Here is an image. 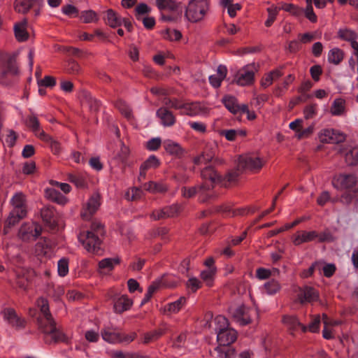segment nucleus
<instances>
[{
    "label": "nucleus",
    "instance_id": "obj_1",
    "mask_svg": "<svg viewBox=\"0 0 358 358\" xmlns=\"http://www.w3.org/2000/svg\"><path fill=\"white\" fill-rule=\"evenodd\" d=\"M103 227L101 224H93L90 231L80 233L78 235V240L86 250L97 253L101 244L99 236L103 235Z\"/></svg>",
    "mask_w": 358,
    "mask_h": 358
},
{
    "label": "nucleus",
    "instance_id": "obj_2",
    "mask_svg": "<svg viewBox=\"0 0 358 358\" xmlns=\"http://www.w3.org/2000/svg\"><path fill=\"white\" fill-rule=\"evenodd\" d=\"M210 8L208 0H189L185 9L184 17L191 23L203 20Z\"/></svg>",
    "mask_w": 358,
    "mask_h": 358
},
{
    "label": "nucleus",
    "instance_id": "obj_3",
    "mask_svg": "<svg viewBox=\"0 0 358 358\" xmlns=\"http://www.w3.org/2000/svg\"><path fill=\"white\" fill-rule=\"evenodd\" d=\"M332 186L340 191L358 194V176L354 173H339L331 180Z\"/></svg>",
    "mask_w": 358,
    "mask_h": 358
},
{
    "label": "nucleus",
    "instance_id": "obj_4",
    "mask_svg": "<svg viewBox=\"0 0 358 358\" xmlns=\"http://www.w3.org/2000/svg\"><path fill=\"white\" fill-rule=\"evenodd\" d=\"M39 328L45 334V341L47 343H69L70 341L67 335L56 327L55 320L48 324H45L43 320H41Z\"/></svg>",
    "mask_w": 358,
    "mask_h": 358
},
{
    "label": "nucleus",
    "instance_id": "obj_5",
    "mask_svg": "<svg viewBox=\"0 0 358 358\" xmlns=\"http://www.w3.org/2000/svg\"><path fill=\"white\" fill-rule=\"evenodd\" d=\"M256 71L254 64H246L235 73L233 83L241 87L252 85L255 82Z\"/></svg>",
    "mask_w": 358,
    "mask_h": 358
},
{
    "label": "nucleus",
    "instance_id": "obj_6",
    "mask_svg": "<svg viewBox=\"0 0 358 358\" xmlns=\"http://www.w3.org/2000/svg\"><path fill=\"white\" fill-rule=\"evenodd\" d=\"M264 164L265 161L263 158L255 155H248L240 157L238 167L251 173H257L262 169Z\"/></svg>",
    "mask_w": 358,
    "mask_h": 358
},
{
    "label": "nucleus",
    "instance_id": "obj_7",
    "mask_svg": "<svg viewBox=\"0 0 358 358\" xmlns=\"http://www.w3.org/2000/svg\"><path fill=\"white\" fill-rule=\"evenodd\" d=\"M201 176L203 180V185L199 187L201 191L211 189L221 181V176L210 166L204 168Z\"/></svg>",
    "mask_w": 358,
    "mask_h": 358
},
{
    "label": "nucleus",
    "instance_id": "obj_8",
    "mask_svg": "<svg viewBox=\"0 0 358 358\" xmlns=\"http://www.w3.org/2000/svg\"><path fill=\"white\" fill-rule=\"evenodd\" d=\"M42 232L41 225L36 222H25L21 225L18 236L24 241L35 240Z\"/></svg>",
    "mask_w": 358,
    "mask_h": 358
},
{
    "label": "nucleus",
    "instance_id": "obj_9",
    "mask_svg": "<svg viewBox=\"0 0 358 358\" xmlns=\"http://www.w3.org/2000/svg\"><path fill=\"white\" fill-rule=\"evenodd\" d=\"M253 311L252 308L243 304L237 307H231L229 309L233 318L242 326L247 325L251 322V312Z\"/></svg>",
    "mask_w": 358,
    "mask_h": 358
},
{
    "label": "nucleus",
    "instance_id": "obj_10",
    "mask_svg": "<svg viewBox=\"0 0 358 358\" xmlns=\"http://www.w3.org/2000/svg\"><path fill=\"white\" fill-rule=\"evenodd\" d=\"M318 137L320 141L324 143H339L345 140V135L343 132L331 128L322 129Z\"/></svg>",
    "mask_w": 358,
    "mask_h": 358
},
{
    "label": "nucleus",
    "instance_id": "obj_11",
    "mask_svg": "<svg viewBox=\"0 0 358 358\" xmlns=\"http://www.w3.org/2000/svg\"><path fill=\"white\" fill-rule=\"evenodd\" d=\"M209 111V108H208L203 103L191 102L183 103L180 114L188 116H197L206 115Z\"/></svg>",
    "mask_w": 358,
    "mask_h": 358
},
{
    "label": "nucleus",
    "instance_id": "obj_12",
    "mask_svg": "<svg viewBox=\"0 0 358 358\" xmlns=\"http://www.w3.org/2000/svg\"><path fill=\"white\" fill-rule=\"evenodd\" d=\"M303 120L301 118L296 119L289 124L290 129L295 132V137L297 139H303L310 137L315 129V124H312L306 129H302Z\"/></svg>",
    "mask_w": 358,
    "mask_h": 358
},
{
    "label": "nucleus",
    "instance_id": "obj_13",
    "mask_svg": "<svg viewBox=\"0 0 358 358\" xmlns=\"http://www.w3.org/2000/svg\"><path fill=\"white\" fill-rule=\"evenodd\" d=\"M101 205V196L99 194H94L88 199L85 206L81 212V217L89 220L96 212Z\"/></svg>",
    "mask_w": 358,
    "mask_h": 358
},
{
    "label": "nucleus",
    "instance_id": "obj_14",
    "mask_svg": "<svg viewBox=\"0 0 358 358\" xmlns=\"http://www.w3.org/2000/svg\"><path fill=\"white\" fill-rule=\"evenodd\" d=\"M237 336L238 333L233 328L218 330L217 333V346H231L236 341Z\"/></svg>",
    "mask_w": 358,
    "mask_h": 358
},
{
    "label": "nucleus",
    "instance_id": "obj_15",
    "mask_svg": "<svg viewBox=\"0 0 358 358\" xmlns=\"http://www.w3.org/2000/svg\"><path fill=\"white\" fill-rule=\"evenodd\" d=\"M187 304V298L180 296L176 301L168 303L161 308L160 311L167 315L171 316L178 313Z\"/></svg>",
    "mask_w": 358,
    "mask_h": 358
},
{
    "label": "nucleus",
    "instance_id": "obj_16",
    "mask_svg": "<svg viewBox=\"0 0 358 358\" xmlns=\"http://www.w3.org/2000/svg\"><path fill=\"white\" fill-rule=\"evenodd\" d=\"M121 259L119 257L113 258H104L99 262L97 272L102 275H106L110 274L115 266L120 264Z\"/></svg>",
    "mask_w": 358,
    "mask_h": 358
},
{
    "label": "nucleus",
    "instance_id": "obj_17",
    "mask_svg": "<svg viewBox=\"0 0 358 358\" xmlns=\"http://www.w3.org/2000/svg\"><path fill=\"white\" fill-rule=\"evenodd\" d=\"M317 231H298L292 236V241L295 246L316 240Z\"/></svg>",
    "mask_w": 358,
    "mask_h": 358
},
{
    "label": "nucleus",
    "instance_id": "obj_18",
    "mask_svg": "<svg viewBox=\"0 0 358 358\" xmlns=\"http://www.w3.org/2000/svg\"><path fill=\"white\" fill-rule=\"evenodd\" d=\"M36 305L40 308L41 316L38 318V326L40 327V322L43 320L45 324H48L54 321L49 308V303L47 299L41 297L37 299Z\"/></svg>",
    "mask_w": 358,
    "mask_h": 358
},
{
    "label": "nucleus",
    "instance_id": "obj_19",
    "mask_svg": "<svg viewBox=\"0 0 358 358\" xmlns=\"http://www.w3.org/2000/svg\"><path fill=\"white\" fill-rule=\"evenodd\" d=\"M133 300L127 295L122 294L117 297L114 301L113 309L116 313L121 314L129 310L133 306Z\"/></svg>",
    "mask_w": 358,
    "mask_h": 358
},
{
    "label": "nucleus",
    "instance_id": "obj_20",
    "mask_svg": "<svg viewBox=\"0 0 358 358\" xmlns=\"http://www.w3.org/2000/svg\"><path fill=\"white\" fill-rule=\"evenodd\" d=\"M282 322L291 331L292 334H294L299 329H301L303 333L308 331L307 326L302 324L294 315H285Z\"/></svg>",
    "mask_w": 358,
    "mask_h": 358
},
{
    "label": "nucleus",
    "instance_id": "obj_21",
    "mask_svg": "<svg viewBox=\"0 0 358 358\" xmlns=\"http://www.w3.org/2000/svg\"><path fill=\"white\" fill-rule=\"evenodd\" d=\"M10 204L13 206L12 211L22 212L24 215L27 214L26 196L23 193H15L10 199Z\"/></svg>",
    "mask_w": 358,
    "mask_h": 358
},
{
    "label": "nucleus",
    "instance_id": "obj_22",
    "mask_svg": "<svg viewBox=\"0 0 358 358\" xmlns=\"http://www.w3.org/2000/svg\"><path fill=\"white\" fill-rule=\"evenodd\" d=\"M3 318L14 327L22 328L25 326V320L19 317L13 308H7L4 310Z\"/></svg>",
    "mask_w": 358,
    "mask_h": 358
},
{
    "label": "nucleus",
    "instance_id": "obj_23",
    "mask_svg": "<svg viewBox=\"0 0 358 358\" xmlns=\"http://www.w3.org/2000/svg\"><path fill=\"white\" fill-rule=\"evenodd\" d=\"M284 74L283 68L278 67L265 73L261 79L260 84L264 88L271 86L273 83L279 79Z\"/></svg>",
    "mask_w": 358,
    "mask_h": 358
},
{
    "label": "nucleus",
    "instance_id": "obj_24",
    "mask_svg": "<svg viewBox=\"0 0 358 358\" xmlns=\"http://www.w3.org/2000/svg\"><path fill=\"white\" fill-rule=\"evenodd\" d=\"M157 116L160 119L164 127H171L176 121L175 115L166 107L159 108L157 110Z\"/></svg>",
    "mask_w": 358,
    "mask_h": 358
},
{
    "label": "nucleus",
    "instance_id": "obj_25",
    "mask_svg": "<svg viewBox=\"0 0 358 358\" xmlns=\"http://www.w3.org/2000/svg\"><path fill=\"white\" fill-rule=\"evenodd\" d=\"M28 22L27 19H23L22 21L16 22L14 25V33L15 38L19 42H24L28 40L29 33L27 32Z\"/></svg>",
    "mask_w": 358,
    "mask_h": 358
},
{
    "label": "nucleus",
    "instance_id": "obj_26",
    "mask_svg": "<svg viewBox=\"0 0 358 358\" xmlns=\"http://www.w3.org/2000/svg\"><path fill=\"white\" fill-rule=\"evenodd\" d=\"M318 299L319 293L315 289L309 287L301 289L298 294V300L301 303H311L317 301Z\"/></svg>",
    "mask_w": 358,
    "mask_h": 358
},
{
    "label": "nucleus",
    "instance_id": "obj_27",
    "mask_svg": "<svg viewBox=\"0 0 358 358\" xmlns=\"http://www.w3.org/2000/svg\"><path fill=\"white\" fill-rule=\"evenodd\" d=\"M45 196L48 200L61 206H64L69 202V199L66 196L54 188H46L45 190Z\"/></svg>",
    "mask_w": 358,
    "mask_h": 358
},
{
    "label": "nucleus",
    "instance_id": "obj_28",
    "mask_svg": "<svg viewBox=\"0 0 358 358\" xmlns=\"http://www.w3.org/2000/svg\"><path fill=\"white\" fill-rule=\"evenodd\" d=\"M227 75V69L224 65H220L217 69L216 74L209 76V83L215 87H220L222 82L225 79Z\"/></svg>",
    "mask_w": 358,
    "mask_h": 358
},
{
    "label": "nucleus",
    "instance_id": "obj_29",
    "mask_svg": "<svg viewBox=\"0 0 358 358\" xmlns=\"http://www.w3.org/2000/svg\"><path fill=\"white\" fill-rule=\"evenodd\" d=\"M160 165V161L155 155H150L140 167V177L145 178L146 172L149 169H155Z\"/></svg>",
    "mask_w": 358,
    "mask_h": 358
},
{
    "label": "nucleus",
    "instance_id": "obj_30",
    "mask_svg": "<svg viewBox=\"0 0 358 358\" xmlns=\"http://www.w3.org/2000/svg\"><path fill=\"white\" fill-rule=\"evenodd\" d=\"M104 20L106 23L112 28L120 27L124 22V18L113 9L106 10Z\"/></svg>",
    "mask_w": 358,
    "mask_h": 358
},
{
    "label": "nucleus",
    "instance_id": "obj_31",
    "mask_svg": "<svg viewBox=\"0 0 358 358\" xmlns=\"http://www.w3.org/2000/svg\"><path fill=\"white\" fill-rule=\"evenodd\" d=\"M101 335L103 341L110 344L120 343V331L113 328H104L101 331Z\"/></svg>",
    "mask_w": 358,
    "mask_h": 358
},
{
    "label": "nucleus",
    "instance_id": "obj_32",
    "mask_svg": "<svg viewBox=\"0 0 358 358\" xmlns=\"http://www.w3.org/2000/svg\"><path fill=\"white\" fill-rule=\"evenodd\" d=\"M337 37L342 41L350 43L351 46H352L354 43L357 42L358 35L355 31L344 27L338 29Z\"/></svg>",
    "mask_w": 358,
    "mask_h": 358
},
{
    "label": "nucleus",
    "instance_id": "obj_33",
    "mask_svg": "<svg viewBox=\"0 0 358 358\" xmlns=\"http://www.w3.org/2000/svg\"><path fill=\"white\" fill-rule=\"evenodd\" d=\"M43 220L51 227L57 225V220L55 217V212L53 208L45 207L41 212Z\"/></svg>",
    "mask_w": 358,
    "mask_h": 358
},
{
    "label": "nucleus",
    "instance_id": "obj_34",
    "mask_svg": "<svg viewBox=\"0 0 358 358\" xmlns=\"http://www.w3.org/2000/svg\"><path fill=\"white\" fill-rule=\"evenodd\" d=\"M346 101L342 98H337L333 101L330 108V113L333 116H342L345 115Z\"/></svg>",
    "mask_w": 358,
    "mask_h": 358
},
{
    "label": "nucleus",
    "instance_id": "obj_35",
    "mask_svg": "<svg viewBox=\"0 0 358 358\" xmlns=\"http://www.w3.org/2000/svg\"><path fill=\"white\" fill-rule=\"evenodd\" d=\"M144 190L152 193H164L168 190V187L163 182H156L154 181H149L142 185Z\"/></svg>",
    "mask_w": 358,
    "mask_h": 358
},
{
    "label": "nucleus",
    "instance_id": "obj_36",
    "mask_svg": "<svg viewBox=\"0 0 358 358\" xmlns=\"http://www.w3.org/2000/svg\"><path fill=\"white\" fill-rule=\"evenodd\" d=\"M27 215L23 214L22 212L17 213L15 211H10L9 215L6 221L3 232L5 234L8 233V229L17 224L20 220L24 218Z\"/></svg>",
    "mask_w": 358,
    "mask_h": 358
},
{
    "label": "nucleus",
    "instance_id": "obj_37",
    "mask_svg": "<svg viewBox=\"0 0 358 358\" xmlns=\"http://www.w3.org/2000/svg\"><path fill=\"white\" fill-rule=\"evenodd\" d=\"M41 140L50 145V149L54 155H59L62 152V146L59 141L52 138V136L45 131L41 133Z\"/></svg>",
    "mask_w": 358,
    "mask_h": 358
},
{
    "label": "nucleus",
    "instance_id": "obj_38",
    "mask_svg": "<svg viewBox=\"0 0 358 358\" xmlns=\"http://www.w3.org/2000/svg\"><path fill=\"white\" fill-rule=\"evenodd\" d=\"M219 134L229 141H234L238 136H245L247 132L243 129H222L219 131Z\"/></svg>",
    "mask_w": 358,
    "mask_h": 358
},
{
    "label": "nucleus",
    "instance_id": "obj_39",
    "mask_svg": "<svg viewBox=\"0 0 358 358\" xmlns=\"http://www.w3.org/2000/svg\"><path fill=\"white\" fill-rule=\"evenodd\" d=\"M165 150L170 155L175 156H181L183 154V150L181 146L171 140H166L164 142Z\"/></svg>",
    "mask_w": 358,
    "mask_h": 358
},
{
    "label": "nucleus",
    "instance_id": "obj_40",
    "mask_svg": "<svg viewBox=\"0 0 358 358\" xmlns=\"http://www.w3.org/2000/svg\"><path fill=\"white\" fill-rule=\"evenodd\" d=\"M164 334V331L162 329L146 332L142 335L141 342L143 344H148L158 340Z\"/></svg>",
    "mask_w": 358,
    "mask_h": 358
},
{
    "label": "nucleus",
    "instance_id": "obj_41",
    "mask_svg": "<svg viewBox=\"0 0 358 358\" xmlns=\"http://www.w3.org/2000/svg\"><path fill=\"white\" fill-rule=\"evenodd\" d=\"M215 351L217 354V358H236V351L231 346H217Z\"/></svg>",
    "mask_w": 358,
    "mask_h": 358
},
{
    "label": "nucleus",
    "instance_id": "obj_42",
    "mask_svg": "<svg viewBox=\"0 0 358 358\" xmlns=\"http://www.w3.org/2000/svg\"><path fill=\"white\" fill-rule=\"evenodd\" d=\"M159 10L176 11L179 5L175 0H155Z\"/></svg>",
    "mask_w": 358,
    "mask_h": 358
},
{
    "label": "nucleus",
    "instance_id": "obj_43",
    "mask_svg": "<svg viewBox=\"0 0 358 358\" xmlns=\"http://www.w3.org/2000/svg\"><path fill=\"white\" fill-rule=\"evenodd\" d=\"M164 281V280H163ZM162 283V280H157L153 281L148 287L147 292L145 294L144 298L141 301V305H144L148 303L152 298V295L159 289ZM165 284L164 282H163Z\"/></svg>",
    "mask_w": 358,
    "mask_h": 358
},
{
    "label": "nucleus",
    "instance_id": "obj_44",
    "mask_svg": "<svg viewBox=\"0 0 358 358\" xmlns=\"http://www.w3.org/2000/svg\"><path fill=\"white\" fill-rule=\"evenodd\" d=\"M344 52L338 48L331 49L328 53V61L334 64L338 65L343 59Z\"/></svg>",
    "mask_w": 358,
    "mask_h": 358
},
{
    "label": "nucleus",
    "instance_id": "obj_45",
    "mask_svg": "<svg viewBox=\"0 0 358 358\" xmlns=\"http://www.w3.org/2000/svg\"><path fill=\"white\" fill-rule=\"evenodd\" d=\"M215 157L213 150H205L200 155L195 157L194 162L196 165L207 164L210 163Z\"/></svg>",
    "mask_w": 358,
    "mask_h": 358
},
{
    "label": "nucleus",
    "instance_id": "obj_46",
    "mask_svg": "<svg viewBox=\"0 0 358 358\" xmlns=\"http://www.w3.org/2000/svg\"><path fill=\"white\" fill-rule=\"evenodd\" d=\"M27 125L31 129L35 135L41 139V133L44 131L40 127L39 120L35 115H30L26 120Z\"/></svg>",
    "mask_w": 358,
    "mask_h": 358
},
{
    "label": "nucleus",
    "instance_id": "obj_47",
    "mask_svg": "<svg viewBox=\"0 0 358 358\" xmlns=\"http://www.w3.org/2000/svg\"><path fill=\"white\" fill-rule=\"evenodd\" d=\"M68 180L73 183L78 188H85L87 185V178L83 174H68Z\"/></svg>",
    "mask_w": 358,
    "mask_h": 358
},
{
    "label": "nucleus",
    "instance_id": "obj_48",
    "mask_svg": "<svg viewBox=\"0 0 358 358\" xmlns=\"http://www.w3.org/2000/svg\"><path fill=\"white\" fill-rule=\"evenodd\" d=\"M224 106L233 114L238 113V104L237 99L233 96H225L222 99Z\"/></svg>",
    "mask_w": 358,
    "mask_h": 358
},
{
    "label": "nucleus",
    "instance_id": "obj_49",
    "mask_svg": "<svg viewBox=\"0 0 358 358\" xmlns=\"http://www.w3.org/2000/svg\"><path fill=\"white\" fill-rule=\"evenodd\" d=\"M264 289L268 295H274L280 292L281 285L278 280L272 279L265 282L264 285Z\"/></svg>",
    "mask_w": 358,
    "mask_h": 358
},
{
    "label": "nucleus",
    "instance_id": "obj_50",
    "mask_svg": "<svg viewBox=\"0 0 358 358\" xmlns=\"http://www.w3.org/2000/svg\"><path fill=\"white\" fill-rule=\"evenodd\" d=\"M34 0H15L14 8L20 13H27L31 8Z\"/></svg>",
    "mask_w": 358,
    "mask_h": 358
},
{
    "label": "nucleus",
    "instance_id": "obj_51",
    "mask_svg": "<svg viewBox=\"0 0 358 358\" xmlns=\"http://www.w3.org/2000/svg\"><path fill=\"white\" fill-rule=\"evenodd\" d=\"M80 19L83 23H93L99 20L98 14L93 10H83L80 14Z\"/></svg>",
    "mask_w": 358,
    "mask_h": 358
},
{
    "label": "nucleus",
    "instance_id": "obj_52",
    "mask_svg": "<svg viewBox=\"0 0 358 358\" xmlns=\"http://www.w3.org/2000/svg\"><path fill=\"white\" fill-rule=\"evenodd\" d=\"M216 273L217 268H207L206 270L201 272L200 276L208 287H211L213 284Z\"/></svg>",
    "mask_w": 358,
    "mask_h": 358
},
{
    "label": "nucleus",
    "instance_id": "obj_53",
    "mask_svg": "<svg viewBox=\"0 0 358 358\" xmlns=\"http://www.w3.org/2000/svg\"><path fill=\"white\" fill-rule=\"evenodd\" d=\"M50 250V241L47 239H43L38 241L35 245V252L38 256L46 255Z\"/></svg>",
    "mask_w": 358,
    "mask_h": 358
},
{
    "label": "nucleus",
    "instance_id": "obj_54",
    "mask_svg": "<svg viewBox=\"0 0 358 358\" xmlns=\"http://www.w3.org/2000/svg\"><path fill=\"white\" fill-rule=\"evenodd\" d=\"M306 7L303 9L305 17L311 22L315 23L317 21V17L313 8V0H306Z\"/></svg>",
    "mask_w": 358,
    "mask_h": 358
},
{
    "label": "nucleus",
    "instance_id": "obj_55",
    "mask_svg": "<svg viewBox=\"0 0 358 358\" xmlns=\"http://www.w3.org/2000/svg\"><path fill=\"white\" fill-rule=\"evenodd\" d=\"M278 8L280 10H283L296 17L300 16L303 13L302 8L292 3H282Z\"/></svg>",
    "mask_w": 358,
    "mask_h": 358
},
{
    "label": "nucleus",
    "instance_id": "obj_56",
    "mask_svg": "<svg viewBox=\"0 0 358 358\" xmlns=\"http://www.w3.org/2000/svg\"><path fill=\"white\" fill-rule=\"evenodd\" d=\"M268 12V17L265 21V26L267 27H270L274 22L276 19V17L278 14L280 9L278 6L275 5H271L270 7L267 8Z\"/></svg>",
    "mask_w": 358,
    "mask_h": 358
},
{
    "label": "nucleus",
    "instance_id": "obj_57",
    "mask_svg": "<svg viewBox=\"0 0 358 358\" xmlns=\"http://www.w3.org/2000/svg\"><path fill=\"white\" fill-rule=\"evenodd\" d=\"M318 112V106L317 103H310L307 105L303 111L305 120H310L315 117Z\"/></svg>",
    "mask_w": 358,
    "mask_h": 358
},
{
    "label": "nucleus",
    "instance_id": "obj_58",
    "mask_svg": "<svg viewBox=\"0 0 358 358\" xmlns=\"http://www.w3.org/2000/svg\"><path fill=\"white\" fill-rule=\"evenodd\" d=\"M273 271L276 272L278 274L280 273L279 269L275 268H273V270H270L268 268L260 267L256 270V276L259 280H266L271 276Z\"/></svg>",
    "mask_w": 358,
    "mask_h": 358
},
{
    "label": "nucleus",
    "instance_id": "obj_59",
    "mask_svg": "<svg viewBox=\"0 0 358 358\" xmlns=\"http://www.w3.org/2000/svg\"><path fill=\"white\" fill-rule=\"evenodd\" d=\"M163 210L166 218L173 217L179 215L182 210V207L178 204H173L163 208Z\"/></svg>",
    "mask_w": 358,
    "mask_h": 358
},
{
    "label": "nucleus",
    "instance_id": "obj_60",
    "mask_svg": "<svg viewBox=\"0 0 358 358\" xmlns=\"http://www.w3.org/2000/svg\"><path fill=\"white\" fill-rule=\"evenodd\" d=\"M57 272L59 276L64 277L69 273V260L66 258H62L58 261L57 263Z\"/></svg>",
    "mask_w": 358,
    "mask_h": 358
},
{
    "label": "nucleus",
    "instance_id": "obj_61",
    "mask_svg": "<svg viewBox=\"0 0 358 358\" xmlns=\"http://www.w3.org/2000/svg\"><path fill=\"white\" fill-rule=\"evenodd\" d=\"M215 331L217 333L218 330H224L229 327V322L227 317L223 315H217L215 318Z\"/></svg>",
    "mask_w": 358,
    "mask_h": 358
},
{
    "label": "nucleus",
    "instance_id": "obj_62",
    "mask_svg": "<svg viewBox=\"0 0 358 358\" xmlns=\"http://www.w3.org/2000/svg\"><path fill=\"white\" fill-rule=\"evenodd\" d=\"M125 196L129 201L137 200L143 196V190L138 187H132L126 192Z\"/></svg>",
    "mask_w": 358,
    "mask_h": 358
},
{
    "label": "nucleus",
    "instance_id": "obj_63",
    "mask_svg": "<svg viewBox=\"0 0 358 358\" xmlns=\"http://www.w3.org/2000/svg\"><path fill=\"white\" fill-rule=\"evenodd\" d=\"M62 12L64 15H66L70 17H78L79 15L78 9L75 6H73L72 4H67V5L64 6L62 8Z\"/></svg>",
    "mask_w": 358,
    "mask_h": 358
},
{
    "label": "nucleus",
    "instance_id": "obj_64",
    "mask_svg": "<svg viewBox=\"0 0 358 358\" xmlns=\"http://www.w3.org/2000/svg\"><path fill=\"white\" fill-rule=\"evenodd\" d=\"M65 70L69 74H77L80 71V66L77 62L70 60L68 62Z\"/></svg>",
    "mask_w": 358,
    "mask_h": 358
}]
</instances>
